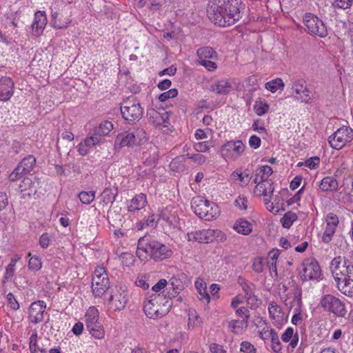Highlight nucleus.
<instances>
[{
  "mask_svg": "<svg viewBox=\"0 0 353 353\" xmlns=\"http://www.w3.org/2000/svg\"><path fill=\"white\" fill-rule=\"evenodd\" d=\"M137 255L141 260L148 257L155 261H161L172 255V250L166 245L145 236L140 237L137 243Z\"/></svg>",
  "mask_w": 353,
  "mask_h": 353,
  "instance_id": "2",
  "label": "nucleus"
},
{
  "mask_svg": "<svg viewBox=\"0 0 353 353\" xmlns=\"http://www.w3.org/2000/svg\"><path fill=\"white\" fill-rule=\"evenodd\" d=\"M46 307V303L43 301L32 303L29 307L30 321L34 324L41 322L43 319Z\"/></svg>",
  "mask_w": 353,
  "mask_h": 353,
  "instance_id": "17",
  "label": "nucleus"
},
{
  "mask_svg": "<svg viewBox=\"0 0 353 353\" xmlns=\"http://www.w3.org/2000/svg\"><path fill=\"white\" fill-rule=\"evenodd\" d=\"M210 90L217 94H226L231 90V85L227 80H221L217 83L212 85Z\"/></svg>",
  "mask_w": 353,
  "mask_h": 353,
  "instance_id": "33",
  "label": "nucleus"
},
{
  "mask_svg": "<svg viewBox=\"0 0 353 353\" xmlns=\"http://www.w3.org/2000/svg\"><path fill=\"white\" fill-rule=\"evenodd\" d=\"M353 140V130L348 126L339 128L329 139L330 146L335 150H340Z\"/></svg>",
  "mask_w": 353,
  "mask_h": 353,
  "instance_id": "7",
  "label": "nucleus"
},
{
  "mask_svg": "<svg viewBox=\"0 0 353 353\" xmlns=\"http://www.w3.org/2000/svg\"><path fill=\"white\" fill-rule=\"evenodd\" d=\"M236 314L241 317L242 322L244 323L245 326H248V319L250 318V312L245 307H241L236 310Z\"/></svg>",
  "mask_w": 353,
  "mask_h": 353,
  "instance_id": "49",
  "label": "nucleus"
},
{
  "mask_svg": "<svg viewBox=\"0 0 353 353\" xmlns=\"http://www.w3.org/2000/svg\"><path fill=\"white\" fill-rule=\"evenodd\" d=\"M188 315L189 328H194V327L199 326L201 324V319L195 310L192 308L189 309Z\"/></svg>",
  "mask_w": 353,
  "mask_h": 353,
  "instance_id": "39",
  "label": "nucleus"
},
{
  "mask_svg": "<svg viewBox=\"0 0 353 353\" xmlns=\"http://www.w3.org/2000/svg\"><path fill=\"white\" fill-rule=\"evenodd\" d=\"M261 139L256 135H252L250 137L249 145L251 148L256 149L261 145Z\"/></svg>",
  "mask_w": 353,
  "mask_h": 353,
  "instance_id": "64",
  "label": "nucleus"
},
{
  "mask_svg": "<svg viewBox=\"0 0 353 353\" xmlns=\"http://www.w3.org/2000/svg\"><path fill=\"white\" fill-rule=\"evenodd\" d=\"M89 332L96 339H103L104 337V330L102 324L98 321L94 325L87 328Z\"/></svg>",
  "mask_w": 353,
  "mask_h": 353,
  "instance_id": "41",
  "label": "nucleus"
},
{
  "mask_svg": "<svg viewBox=\"0 0 353 353\" xmlns=\"http://www.w3.org/2000/svg\"><path fill=\"white\" fill-rule=\"evenodd\" d=\"M121 112L123 119L128 123L139 121L143 114L142 108L134 97H129L123 101L121 106Z\"/></svg>",
  "mask_w": 353,
  "mask_h": 353,
  "instance_id": "5",
  "label": "nucleus"
},
{
  "mask_svg": "<svg viewBox=\"0 0 353 353\" xmlns=\"http://www.w3.org/2000/svg\"><path fill=\"white\" fill-rule=\"evenodd\" d=\"M264 203L266 206V208L273 214H277L281 210V205L278 203L274 205V203L271 201V197L264 196Z\"/></svg>",
  "mask_w": 353,
  "mask_h": 353,
  "instance_id": "48",
  "label": "nucleus"
},
{
  "mask_svg": "<svg viewBox=\"0 0 353 353\" xmlns=\"http://www.w3.org/2000/svg\"><path fill=\"white\" fill-rule=\"evenodd\" d=\"M104 139L99 135H96V132L94 130L83 142L79 144L78 152L81 155L85 156L88 153L90 148L101 145Z\"/></svg>",
  "mask_w": 353,
  "mask_h": 353,
  "instance_id": "15",
  "label": "nucleus"
},
{
  "mask_svg": "<svg viewBox=\"0 0 353 353\" xmlns=\"http://www.w3.org/2000/svg\"><path fill=\"white\" fill-rule=\"evenodd\" d=\"M6 299L8 305L12 310H17L19 308V304L12 293H8L7 294Z\"/></svg>",
  "mask_w": 353,
  "mask_h": 353,
  "instance_id": "57",
  "label": "nucleus"
},
{
  "mask_svg": "<svg viewBox=\"0 0 353 353\" xmlns=\"http://www.w3.org/2000/svg\"><path fill=\"white\" fill-rule=\"evenodd\" d=\"M272 332H275V330L272 328H269V327L265 325L259 332L260 337L263 340L268 339L272 335Z\"/></svg>",
  "mask_w": 353,
  "mask_h": 353,
  "instance_id": "59",
  "label": "nucleus"
},
{
  "mask_svg": "<svg viewBox=\"0 0 353 353\" xmlns=\"http://www.w3.org/2000/svg\"><path fill=\"white\" fill-rule=\"evenodd\" d=\"M240 350L243 353H256L254 346L248 341H243L241 343Z\"/></svg>",
  "mask_w": 353,
  "mask_h": 353,
  "instance_id": "53",
  "label": "nucleus"
},
{
  "mask_svg": "<svg viewBox=\"0 0 353 353\" xmlns=\"http://www.w3.org/2000/svg\"><path fill=\"white\" fill-rule=\"evenodd\" d=\"M191 208L195 214L205 221L216 219L220 212L216 203L203 199L201 196L194 197L191 201Z\"/></svg>",
  "mask_w": 353,
  "mask_h": 353,
  "instance_id": "4",
  "label": "nucleus"
},
{
  "mask_svg": "<svg viewBox=\"0 0 353 353\" xmlns=\"http://www.w3.org/2000/svg\"><path fill=\"white\" fill-rule=\"evenodd\" d=\"M196 54L198 56L197 61H203L207 59L216 60L217 58V53L210 46L199 48Z\"/></svg>",
  "mask_w": 353,
  "mask_h": 353,
  "instance_id": "25",
  "label": "nucleus"
},
{
  "mask_svg": "<svg viewBox=\"0 0 353 353\" xmlns=\"http://www.w3.org/2000/svg\"><path fill=\"white\" fill-rule=\"evenodd\" d=\"M352 5V0H334V6L338 8L347 9Z\"/></svg>",
  "mask_w": 353,
  "mask_h": 353,
  "instance_id": "60",
  "label": "nucleus"
},
{
  "mask_svg": "<svg viewBox=\"0 0 353 353\" xmlns=\"http://www.w3.org/2000/svg\"><path fill=\"white\" fill-rule=\"evenodd\" d=\"M216 231L214 230H201L190 232L187 234V239L189 241H194L199 243H205L212 241L215 239Z\"/></svg>",
  "mask_w": 353,
  "mask_h": 353,
  "instance_id": "16",
  "label": "nucleus"
},
{
  "mask_svg": "<svg viewBox=\"0 0 353 353\" xmlns=\"http://www.w3.org/2000/svg\"><path fill=\"white\" fill-rule=\"evenodd\" d=\"M78 196L82 203L88 205L94 201L95 198V192L83 191L81 192Z\"/></svg>",
  "mask_w": 353,
  "mask_h": 353,
  "instance_id": "45",
  "label": "nucleus"
},
{
  "mask_svg": "<svg viewBox=\"0 0 353 353\" xmlns=\"http://www.w3.org/2000/svg\"><path fill=\"white\" fill-rule=\"evenodd\" d=\"M320 159L317 157H312L305 161V165L310 169L316 168L319 164Z\"/></svg>",
  "mask_w": 353,
  "mask_h": 353,
  "instance_id": "62",
  "label": "nucleus"
},
{
  "mask_svg": "<svg viewBox=\"0 0 353 353\" xmlns=\"http://www.w3.org/2000/svg\"><path fill=\"white\" fill-rule=\"evenodd\" d=\"M256 185L254 188V193L259 195H263L264 196L272 197L274 187L273 183L269 181H259L256 183Z\"/></svg>",
  "mask_w": 353,
  "mask_h": 353,
  "instance_id": "22",
  "label": "nucleus"
},
{
  "mask_svg": "<svg viewBox=\"0 0 353 353\" xmlns=\"http://www.w3.org/2000/svg\"><path fill=\"white\" fill-rule=\"evenodd\" d=\"M338 186L337 180L331 176L324 177L319 184V188L323 192L334 191L338 188Z\"/></svg>",
  "mask_w": 353,
  "mask_h": 353,
  "instance_id": "29",
  "label": "nucleus"
},
{
  "mask_svg": "<svg viewBox=\"0 0 353 353\" xmlns=\"http://www.w3.org/2000/svg\"><path fill=\"white\" fill-rule=\"evenodd\" d=\"M147 203V199L145 194L141 193L137 194L132 200L128 205V210L130 212H134L136 210H139L143 208Z\"/></svg>",
  "mask_w": 353,
  "mask_h": 353,
  "instance_id": "24",
  "label": "nucleus"
},
{
  "mask_svg": "<svg viewBox=\"0 0 353 353\" xmlns=\"http://www.w3.org/2000/svg\"><path fill=\"white\" fill-rule=\"evenodd\" d=\"M147 118L150 123L155 127L165 128L168 126L170 114L169 112L165 111L159 112L153 108L147 111Z\"/></svg>",
  "mask_w": 353,
  "mask_h": 353,
  "instance_id": "13",
  "label": "nucleus"
},
{
  "mask_svg": "<svg viewBox=\"0 0 353 353\" xmlns=\"http://www.w3.org/2000/svg\"><path fill=\"white\" fill-rule=\"evenodd\" d=\"M346 263L344 261L343 264H341V258L340 256L335 257L332 259L330 263V268L334 274V278L339 276L341 274L344 276L343 269L346 271Z\"/></svg>",
  "mask_w": 353,
  "mask_h": 353,
  "instance_id": "32",
  "label": "nucleus"
},
{
  "mask_svg": "<svg viewBox=\"0 0 353 353\" xmlns=\"http://www.w3.org/2000/svg\"><path fill=\"white\" fill-rule=\"evenodd\" d=\"M272 172V169L269 165H263L258 168L254 174V183H256L259 181H268V178Z\"/></svg>",
  "mask_w": 353,
  "mask_h": 353,
  "instance_id": "27",
  "label": "nucleus"
},
{
  "mask_svg": "<svg viewBox=\"0 0 353 353\" xmlns=\"http://www.w3.org/2000/svg\"><path fill=\"white\" fill-rule=\"evenodd\" d=\"M253 270L255 272L261 273L263 271V263L262 258H256L252 264Z\"/></svg>",
  "mask_w": 353,
  "mask_h": 353,
  "instance_id": "58",
  "label": "nucleus"
},
{
  "mask_svg": "<svg viewBox=\"0 0 353 353\" xmlns=\"http://www.w3.org/2000/svg\"><path fill=\"white\" fill-rule=\"evenodd\" d=\"M36 163V159L32 156L28 155L26 157L17 165L18 168L24 173H29L33 169Z\"/></svg>",
  "mask_w": 353,
  "mask_h": 353,
  "instance_id": "34",
  "label": "nucleus"
},
{
  "mask_svg": "<svg viewBox=\"0 0 353 353\" xmlns=\"http://www.w3.org/2000/svg\"><path fill=\"white\" fill-rule=\"evenodd\" d=\"M244 323L239 320H232L228 323V328L234 334H240L247 329Z\"/></svg>",
  "mask_w": 353,
  "mask_h": 353,
  "instance_id": "40",
  "label": "nucleus"
},
{
  "mask_svg": "<svg viewBox=\"0 0 353 353\" xmlns=\"http://www.w3.org/2000/svg\"><path fill=\"white\" fill-rule=\"evenodd\" d=\"M112 129L113 124L109 121H104L94 130L96 132V135H99L101 137L103 138V137L107 136Z\"/></svg>",
  "mask_w": 353,
  "mask_h": 353,
  "instance_id": "37",
  "label": "nucleus"
},
{
  "mask_svg": "<svg viewBox=\"0 0 353 353\" xmlns=\"http://www.w3.org/2000/svg\"><path fill=\"white\" fill-rule=\"evenodd\" d=\"M197 61L200 65L204 66L208 71H214L217 68L216 63L212 59Z\"/></svg>",
  "mask_w": 353,
  "mask_h": 353,
  "instance_id": "56",
  "label": "nucleus"
},
{
  "mask_svg": "<svg viewBox=\"0 0 353 353\" xmlns=\"http://www.w3.org/2000/svg\"><path fill=\"white\" fill-rule=\"evenodd\" d=\"M321 307L326 311L339 316H344L346 310L344 303L338 298L331 295H325L321 301Z\"/></svg>",
  "mask_w": 353,
  "mask_h": 353,
  "instance_id": "11",
  "label": "nucleus"
},
{
  "mask_svg": "<svg viewBox=\"0 0 353 353\" xmlns=\"http://www.w3.org/2000/svg\"><path fill=\"white\" fill-rule=\"evenodd\" d=\"M195 288L199 295V299L204 303H208L210 302V297L207 292L206 283L202 279H198L195 281Z\"/></svg>",
  "mask_w": 353,
  "mask_h": 353,
  "instance_id": "28",
  "label": "nucleus"
},
{
  "mask_svg": "<svg viewBox=\"0 0 353 353\" xmlns=\"http://www.w3.org/2000/svg\"><path fill=\"white\" fill-rule=\"evenodd\" d=\"M128 301V292L121 287H115L111 290L107 304L109 310L116 312L123 310Z\"/></svg>",
  "mask_w": 353,
  "mask_h": 353,
  "instance_id": "8",
  "label": "nucleus"
},
{
  "mask_svg": "<svg viewBox=\"0 0 353 353\" xmlns=\"http://www.w3.org/2000/svg\"><path fill=\"white\" fill-rule=\"evenodd\" d=\"M42 267V263L41 259H39L37 256H32L30 257L28 261V268L30 270L38 271Z\"/></svg>",
  "mask_w": 353,
  "mask_h": 353,
  "instance_id": "51",
  "label": "nucleus"
},
{
  "mask_svg": "<svg viewBox=\"0 0 353 353\" xmlns=\"http://www.w3.org/2000/svg\"><path fill=\"white\" fill-rule=\"evenodd\" d=\"M47 24V17L43 12L38 11L34 14L32 25V33L35 36L40 35Z\"/></svg>",
  "mask_w": 353,
  "mask_h": 353,
  "instance_id": "20",
  "label": "nucleus"
},
{
  "mask_svg": "<svg viewBox=\"0 0 353 353\" xmlns=\"http://www.w3.org/2000/svg\"><path fill=\"white\" fill-rule=\"evenodd\" d=\"M14 83L12 79L8 77L0 78V101H7L14 94Z\"/></svg>",
  "mask_w": 353,
  "mask_h": 353,
  "instance_id": "18",
  "label": "nucleus"
},
{
  "mask_svg": "<svg viewBox=\"0 0 353 353\" xmlns=\"http://www.w3.org/2000/svg\"><path fill=\"white\" fill-rule=\"evenodd\" d=\"M110 288V281L103 267H98L94 270L92 280V292L95 296H101Z\"/></svg>",
  "mask_w": 353,
  "mask_h": 353,
  "instance_id": "6",
  "label": "nucleus"
},
{
  "mask_svg": "<svg viewBox=\"0 0 353 353\" xmlns=\"http://www.w3.org/2000/svg\"><path fill=\"white\" fill-rule=\"evenodd\" d=\"M297 219V215L292 212H288L281 219L282 225L285 228H289Z\"/></svg>",
  "mask_w": 353,
  "mask_h": 353,
  "instance_id": "43",
  "label": "nucleus"
},
{
  "mask_svg": "<svg viewBox=\"0 0 353 353\" xmlns=\"http://www.w3.org/2000/svg\"><path fill=\"white\" fill-rule=\"evenodd\" d=\"M184 156L190 159H192L194 162H195L199 165L203 164L206 161L205 157L204 155L199 154V153L193 154H187Z\"/></svg>",
  "mask_w": 353,
  "mask_h": 353,
  "instance_id": "55",
  "label": "nucleus"
},
{
  "mask_svg": "<svg viewBox=\"0 0 353 353\" xmlns=\"http://www.w3.org/2000/svg\"><path fill=\"white\" fill-rule=\"evenodd\" d=\"M171 305L170 298L163 292L150 296V299L144 302L143 311L148 318L156 319L166 315Z\"/></svg>",
  "mask_w": 353,
  "mask_h": 353,
  "instance_id": "3",
  "label": "nucleus"
},
{
  "mask_svg": "<svg viewBox=\"0 0 353 353\" xmlns=\"http://www.w3.org/2000/svg\"><path fill=\"white\" fill-rule=\"evenodd\" d=\"M233 175L234 176L236 175L239 180L245 185H247L252 179V176L246 172H244L243 173L234 172Z\"/></svg>",
  "mask_w": 353,
  "mask_h": 353,
  "instance_id": "61",
  "label": "nucleus"
},
{
  "mask_svg": "<svg viewBox=\"0 0 353 353\" xmlns=\"http://www.w3.org/2000/svg\"><path fill=\"white\" fill-rule=\"evenodd\" d=\"M117 194V190L112 188H106L101 194V203L103 206H106L110 203H112L115 200Z\"/></svg>",
  "mask_w": 353,
  "mask_h": 353,
  "instance_id": "31",
  "label": "nucleus"
},
{
  "mask_svg": "<svg viewBox=\"0 0 353 353\" xmlns=\"http://www.w3.org/2000/svg\"><path fill=\"white\" fill-rule=\"evenodd\" d=\"M241 0H223V4L212 9L209 18L219 26H230L241 17Z\"/></svg>",
  "mask_w": 353,
  "mask_h": 353,
  "instance_id": "1",
  "label": "nucleus"
},
{
  "mask_svg": "<svg viewBox=\"0 0 353 353\" xmlns=\"http://www.w3.org/2000/svg\"><path fill=\"white\" fill-rule=\"evenodd\" d=\"M233 228L238 233L243 235H248L252 232L250 223L242 219L236 221Z\"/></svg>",
  "mask_w": 353,
  "mask_h": 353,
  "instance_id": "36",
  "label": "nucleus"
},
{
  "mask_svg": "<svg viewBox=\"0 0 353 353\" xmlns=\"http://www.w3.org/2000/svg\"><path fill=\"white\" fill-rule=\"evenodd\" d=\"M347 277L345 275L343 277H335L337 288L339 291L347 296H353V279H350V275L347 274Z\"/></svg>",
  "mask_w": 353,
  "mask_h": 353,
  "instance_id": "19",
  "label": "nucleus"
},
{
  "mask_svg": "<svg viewBox=\"0 0 353 353\" xmlns=\"http://www.w3.org/2000/svg\"><path fill=\"white\" fill-rule=\"evenodd\" d=\"M34 183H32V179L27 177L21 182L19 185V189L21 192H25L24 195L30 196L35 192V190L32 189Z\"/></svg>",
  "mask_w": 353,
  "mask_h": 353,
  "instance_id": "38",
  "label": "nucleus"
},
{
  "mask_svg": "<svg viewBox=\"0 0 353 353\" xmlns=\"http://www.w3.org/2000/svg\"><path fill=\"white\" fill-rule=\"evenodd\" d=\"M265 88L272 93L276 92L279 89L284 88V83L281 79L276 78L274 80L267 82L265 84Z\"/></svg>",
  "mask_w": 353,
  "mask_h": 353,
  "instance_id": "42",
  "label": "nucleus"
},
{
  "mask_svg": "<svg viewBox=\"0 0 353 353\" xmlns=\"http://www.w3.org/2000/svg\"><path fill=\"white\" fill-rule=\"evenodd\" d=\"M134 135L135 145H141L147 141L146 132L143 128H137L132 131Z\"/></svg>",
  "mask_w": 353,
  "mask_h": 353,
  "instance_id": "44",
  "label": "nucleus"
},
{
  "mask_svg": "<svg viewBox=\"0 0 353 353\" xmlns=\"http://www.w3.org/2000/svg\"><path fill=\"white\" fill-rule=\"evenodd\" d=\"M248 305H250L251 309H256L259 306L260 301L254 294H250L246 297Z\"/></svg>",
  "mask_w": 353,
  "mask_h": 353,
  "instance_id": "54",
  "label": "nucleus"
},
{
  "mask_svg": "<svg viewBox=\"0 0 353 353\" xmlns=\"http://www.w3.org/2000/svg\"><path fill=\"white\" fill-rule=\"evenodd\" d=\"M269 313L274 319L281 317V309L276 303L272 302L268 306Z\"/></svg>",
  "mask_w": 353,
  "mask_h": 353,
  "instance_id": "50",
  "label": "nucleus"
},
{
  "mask_svg": "<svg viewBox=\"0 0 353 353\" xmlns=\"http://www.w3.org/2000/svg\"><path fill=\"white\" fill-rule=\"evenodd\" d=\"M254 110L258 116H262L269 110V105L261 101H257L254 105Z\"/></svg>",
  "mask_w": 353,
  "mask_h": 353,
  "instance_id": "46",
  "label": "nucleus"
},
{
  "mask_svg": "<svg viewBox=\"0 0 353 353\" xmlns=\"http://www.w3.org/2000/svg\"><path fill=\"white\" fill-rule=\"evenodd\" d=\"M178 94V91L176 89L173 88L170 89L167 92H165L161 94L159 97V100L161 102H164L169 99L174 98L176 97Z\"/></svg>",
  "mask_w": 353,
  "mask_h": 353,
  "instance_id": "52",
  "label": "nucleus"
},
{
  "mask_svg": "<svg viewBox=\"0 0 353 353\" xmlns=\"http://www.w3.org/2000/svg\"><path fill=\"white\" fill-rule=\"evenodd\" d=\"M281 339L283 342H288L290 341V345L294 348L299 341V335L297 333L294 334V330L292 327H288L284 333L281 335Z\"/></svg>",
  "mask_w": 353,
  "mask_h": 353,
  "instance_id": "35",
  "label": "nucleus"
},
{
  "mask_svg": "<svg viewBox=\"0 0 353 353\" xmlns=\"http://www.w3.org/2000/svg\"><path fill=\"white\" fill-rule=\"evenodd\" d=\"M272 335L270 336L271 343H272V345H271L272 350L275 353H279L282 350L281 343L280 342L279 336H278L277 333L276 332V331L272 332Z\"/></svg>",
  "mask_w": 353,
  "mask_h": 353,
  "instance_id": "47",
  "label": "nucleus"
},
{
  "mask_svg": "<svg viewBox=\"0 0 353 353\" xmlns=\"http://www.w3.org/2000/svg\"><path fill=\"white\" fill-rule=\"evenodd\" d=\"M142 159L148 166L154 167L159 160V155L156 148H150L143 153Z\"/></svg>",
  "mask_w": 353,
  "mask_h": 353,
  "instance_id": "26",
  "label": "nucleus"
},
{
  "mask_svg": "<svg viewBox=\"0 0 353 353\" xmlns=\"http://www.w3.org/2000/svg\"><path fill=\"white\" fill-rule=\"evenodd\" d=\"M115 145L121 148L125 146L131 147L136 145L134 142V135L132 134V132L130 130L121 132L117 136Z\"/></svg>",
  "mask_w": 353,
  "mask_h": 353,
  "instance_id": "21",
  "label": "nucleus"
},
{
  "mask_svg": "<svg viewBox=\"0 0 353 353\" xmlns=\"http://www.w3.org/2000/svg\"><path fill=\"white\" fill-rule=\"evenodd\" d=\"M303 281L318 279L321 274L320 266L313 259H307L302 263V270L300 272Z\"/></svg>",
  "mask_w": 353,
  "mask_h": 353,
  "instance_id": "12",
  "label": "nucleus"
},
{
  "mask_svg": "<svg viewBox=\"0 0 353 353\" xmlns=\"http://www.w3.org/2000/svg\"><path fill=\"white\" fill-rule=\"evenodd\" d=\"M99 313L95 307H90L85 314L86 327H90L99 321Z\"/></svg>",
  "mask_w": 353,
  "mask_h": 353,
  "instance_id": "30",
  "label": "nucleus"
},
{
  "mask_svg": "<svg viewBox=\"0 0 353 353\" xmlns=\"http://www.w3.org/2000/svg\"><path fill=\"white\" fill-rule=\"evenodd\" d=\"M292 92L296 95L294 98L301 103H308L311 101L310 91L307 88L306 83L303 79H296L292 84Z\"/></svg>",
  "mask_w": 353,
  "mask_h": 353,
  "instance_id": "14",
  "label": "nucleus"
},
{
  "mask_svg": "<svg viewBox=\"0 0 353 353\" xmlns=\"http://www.w3.org/2000/svg\"><path fill=\"white\" fill-rule=\"evenodd\" d=\"M303 22L310 34L317 35L322 38L327 35L326 26L316 15L311 13L305 14Z\"/></svg>",
  "mask_w": 353,
  "mask_h": 353,
  "instance_id": "9",
  "label": "nucleus"
},
{
  "mask_svg": "<svg viewBox=\"0 0 353 353\" xmlns=\"http://www.w3.org/2000/svg\"><path fill=\"white\" fill-rule=\"evenodd\" d=\"M244 150L245 145L241 141H229L221 146V154L225 160L236 161Z\"/></svg>",
  "mask_w": 353,
  "mask_h": 353,
  "instance_id": "10",
  "label": "nucleus"
},
{
  "mask_svg": "<svg viewBox=\"0 0 353 353\" xmlns=\"http://www.w3.org/2000/svg\"><path fill=\"white\" fill-rule=\"evenodd\" d=\"M194 148L198 152H205L210 149L206 141L196 143L194 145Z\"/></svg>",
  "mask_w": 353,
  "mask_h": 353,
  "instance_id": "63",
  "label": "nucleus"
},
{
  "mask_svg": "<svg viewBox=\"0 0 353 353\" xmlns=\"http://www.w3.org/2000/svg\"><path fill=\"white\" fill-rule=\"evenodd\" d=\"M331 220L332 221L327 223L326 228L322 236V241L326 243L332 240V236L336 231L337 224L339 223L337 217H331Z\"/></svg>",
  "mask_w": 353,
  "mask_h": 353,
  "instance_id": "23",
  "label": "nucleus"
}]
</instances>
